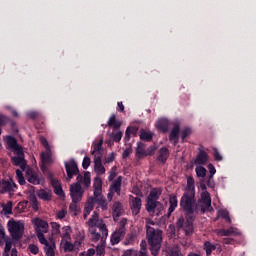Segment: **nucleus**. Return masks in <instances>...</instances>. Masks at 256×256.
I'll return each instance as SVG.
<instances>
[{
    "label": "nucleus",
    "mask_w": 256,
    "mask_h": 256,
    "mask_svg": "<svg viewBox=\"0 0 256 256\" xmlns=\"http://www.w3.org/2000/svg\"><path fill=\"white\" fill-rule=\"evenodd\" d=\"M156 127L162 133L169 131V120L167 118H161L156 122Z\"/></svg>",
    "instance_id": "nucleus-23"
},
{
    "label": "nucleus",
    "mask_w": 256,
    "mask_h": 256,
    "mask_svg": "<svg viewBox=\"0 0 256 256\" xmlns=\"http://www.w3.org/2000/svg\"><path fill=\"white\" fill-rule=\"evenodd\" d=\"M101 159L102 158L99 156L94 158V171L97 175H105V167L103 166Z\"/></svg>",
    "instance_id": "nucleus-21"
},
{
    "label": "nucleus",
    "mask_w": 256,
    "mask_h": 256,
    "mask_svg": "<svg viewBox=\"0 0 256 256\" xmlns=\"http://www.w3.org/2000/svg\"><path fill=\"white\" fill-rule=\"evenodd\" d=\"M50 183L54 188V192L56 193V195H63V188L61 187V183H59V180L55 179L54 177H50Z\"/></svg>",
    "instance_id": "nucleus-26"
},
{
    "label": "nucleus",
    "mask_w": 256,
    "mask_h": 256,
    "mask_svg": "<svg viewBox=\"0 0 256 256\" xmlns=\"http://www.w3.org/2000/svg\"><path fill=\"white\" fill-rule=\"evenodd\" d=\"M188 135H191V130L186 128L182 131V139H185Z\"/></svg>",
    "instance_id": "nucleus-62"
},
{
    "label": "nucleus",
    "mask_w": 256,
    "mask_h": 256,
    "mask_svg": "<svg viewBox=\"0 0 256 256\" xmlns=\"http://www.w3.org/2000/svg\"><path fill=\"white\" fill-rule=\"evenodd\" d=\"M29 202H20V203H18V209H19V211H24V209L27 207V204H28Z\"/></svg>",
    "instance_id": "nucleus-60"
},
{
    "label": "nucleus",
    "mask_w": 256,
    "mask_h": 256,
    "mask_svg": "<svg viewBox=\"0 0 256 256\" xmlns=\"http://www.w3.org/2000/svg\"><path fill=\"white\" fill-rule=\"evenodd\" d=\"M170 141L177 143L179 141V124L176 123L170 132Z\"/></svg>",
    "instance_id": "nucleus-29"
},
{
    "label": "nucleus",
    "mask_w": 256,
    "mask_h": 256,
    "mask_svg": "<svg viewBox=\"0 0 256 256\" xmlns=\"http://www.w3.org/2000/svg\"><path fill=\"white\" fill-rule=\"evenodd\" d=\"M77 203H79V201H73L72 200V202H71V204L69 206V209L73 213V215H77V213H79V211H81V209L79 208Z\"/></svg>",
    "instance_id": "nucleus-43"
},
{
    "label": "nucleus",
    "mask_w": 256,
    "mask_h": 256,
    "mask_svg": "<svg viewBox=\"0 0 256 256\" xmlns=\"http://www.w3.org/2000/svg\"><path fill=\"white\" fill-rule=\"evenodd\" d=\"M123 137V133L121 131H116L112 133V139L116 143H119L121 141V138Z\"/></svg>",
    "instance_id": "nucleus-51"
},
{
    "label": "nucleus",
    "mask_w": 256,
    "mask_h": 256,
    "mask_svg": "<svg viewBox=\"0 0 256 256\" xmlns=\"http://www.w3.org/2000/svg\"><path fill=\"white\" fill-rule=\"evenodd\" d=\"M197 177H205L207 170L205 169V167L202 166H198L195 169Z\"/></svg>",
    "instance_id": "nucleus-48"
},
{
    "label": "nucleus",
    "mask_w": 256,
    "mask_h": 256,
    "mask_svg": "<svg viewBox=\"0 0 256 256\" xmlns=\"http://www.w3.org/2000/svg\"><path fill=\"white\" fill-rule=\"evenodd\" d=\"M52 227V235H60L61 234V225L57 222H51Z\"/></svg>",
    "instance_id": "nucleus-42"
},
{
    "label": "nucleus",
    "mask_w": 256,
    "mask_h": 256,
    "mask_svg": "<svg viewBox=\"0 0 256 256\" xmlns=\"http://www.w3.org/2000/svg\"><path fill=\"white\" fill-rule=\"evenodd\" d=\"M137 131H139L137 127H128L126 129L125 141H129L131 135H137Z\"/></svg>",
    "instance_id": "nucleus-38"
},
{
    "label": "nucleus",
    "mask_w": 256,
    "mask_h": 256,
    "mask_svg": "<svg viewBox=\"0 0 256 256\" xmlns=\"http://www.w3.org/2000/svg\"><path fill=\"white\" fill-rule=\"evenodd\" d=\"M38 197L40 199H43L44 201H50L51 200V193L45 191V190H40L38 192Z\"/></svg>",
    "instance_id": "nucleus-44"
},
{
    "label": "nucleus",
    "mask_w": 256,
    "mask_h": 256,
    "mask_svg": "<svg viewBox=\"0 0 256 256\" xmlns=\"http://www.w3.org/2000/svg\"><path fill=\"white\" fill-rule=\"evenodd\" d=\"M134 193L137 195L130 196V209L133 213V215H139L141 213V198H139V195H141V192L139 190H134Z\"/></svg>",
    "instance_id": "nucleus-12"
},
{
    "label": "nucleus",
    "mask_w": 256,
    "mask_h": 256,
    "mask_svg": "<svg viewBox=\"0 0 256 256\" xmlns=\"http://www.w3.org/2000/svg\"><path fill=\"white\" fill-rule=\"evenodd\" d=\"M122 256H147V241H141L138 254L135 250H127Z\"/></svg>",
    "instance_id": "nucleus-15"
},
{
    "label": "nucleus",
    "mask_w": 256,
    "mask_h": 256,
    "mask_svg": "<svg viewBox=\"0 0 256 256\" xmlns=\"http://www.w3.org/2000/svg\"><path fill=\"white\" fill-rule=\"evenodd\" d=\"M26 179L27 181H29V183H32L33 185H41V183L45 182L41 175L37 174L31 169L26 170Z\"/></svg>",
    "instance_id": "nucleus-14"
},
{
    "label": "nucleus",
    "mask_w": 256,
    "mask_h": 256,
    "mask_svg": "<svg viewBox=\"0 0 256 256\" xmlns=\"http://www.w3.org/2000/svg\"><path fill=\"white\" fill-rule=\"evenodd\" d=\"M42 245H44V251L47 256H55V242L53 241H47L46 242H40Z\"/></svg>",
    "instance_id": "nucleus-22"
},
{
    "label": "nucleus",
    "mask_w": 256,
    "mask_h": 256,
    "mask_svg": "<svg viewBox=\"0 0 256 256\" xmlns=\"http://www.w3.org/2000/svg\"><path fill=\"white\" fill-rule=\"evenodd\" d=\"M71 233H72L71 226H64L62 228V234H61L62 245H63V242L65 241H71Z\"/></svg>",
    "instance_id": "nucleus-27"
},
{
    "label": "nucleus",
    "mask_w": 256,
    "mask_h": 256,
    "mask_svg": "<svg viewBox=\"0 0 256 256\" xmlns=\"http://www.w3.org/2000/svg\"><path fill=\"white\" fill-rule=\"evenodd\" d=\"M161 195V189L159 188H154L148 197L147 201H157L159 199V196Z\"/></svg>",
    "instance_id": "nucleus-36"
},
{
    "label": "nucleus",
    "mask_w": 256,
    "mask_h": 256,
    "mask_svg": "<svg viewBox=\"0 0 256 256\" xmlns=\"http://www.w3.org/2000/svg\"><path fill=\"white\" fill-rule=\"evenodd\" d=\"M117 177V167H112L109 174V181H113Z\"/></svg>",
    "instance_id": "nucleus-55"
},
{
    "label": "nucleus",
    "mask_w": 256,
    "mask_h": 256,
    "mask_svg": "<svg viewBox=\"0 0 256 256\" xmlns=\"http://www.w3.org/2000/svg\"><path fill=\"white\" fill-rule=\"evenodd\" d=\"M4 241H5V248L2 256H9V251H11V245H13V240L11 238H6L4 236Z\"/></svg>",
    "instance_id": "nucleus-35"
},
{
    "label": "nucleus",
    "mask_w": 256,
    "mask_h": 256,
    "mask_svg": "<svg viewBox=\"0 0 256 256\" xmlns=\"http://www.w3.org/2000/svg\"><path fill=\"white\" fill-rule=\"evenodd\" d=\"M0 239H5V228L0 224Z\"/></svg>",
    "instance_id": "nucleus-63"
},
{
    "label": "nucleus",
    "mask_w": 256,
    "mask_h": 256,
    "mask_svg": "<svg viewBox=\"0 0 256 256\" xmlns=\"http://www.w3.org/2000/svg\"><path fill=\"white\" fill-rule=\"evenodd\" d=\"M6 143L9 149L14 152V157L11 158L13 165L20 167L22 171H25L27 162L25 161V153L23 147L17 143V139L12 136H6Z\"/></svg>",
    "instance_id": "nucleus-3"
},
{
    "label": "nucleus",
    "mask_w": 256,
    "mask_h": 256,
    "mask_svg": "<svg viewBox=\"0 0 256 256\" xmlns=\"http://www.w3.org/2000/svg\"><path fill=\"white\" fill-rule=\"evenodd\" d=\"M136 153L139 155V157H146L147 151L145 150V144L138 143V146L136 148Z\"/></svg>",
    "instance_id": "nucleus-40"
},
{
    "label": "nucleus",
    "mask_w": 256,
    "mask_h": 256,
    "mask_svg": "<svg viewBox=\"0 0 256 256\" xmlns=\"http://www.w3.org/2000/svg\"><path fill=\"white\" fill-rule=\"evenodd\" d=\"M114 221H117V217L123 215V206L119 202H115L112 206Z\"/></svg>",
    "instance_id": "nucleus-25"
},
{
    "label": "nucleus",
    "mask_w": 256,
    "mask_h": 256,
    "mask_svg": "<svg viewBox=\"0 0 256 256\" xmlns=\"http://www.w3.org/2000/svg\"><path fill=\"white\" fill-rule=\"evenodd\" d=\"M108 126L113 127V129H119L121 127V121L117 120L115 114H112L108 120Z\"/></svg>",
    "instance_id": "nucleus-31"
},
{
    "label": "nucleus",
    "mask_w": 256,
    "mask_h": 256,
    "mask_svg": "<svg viewBox=\"0 0 256 256\" xmlns=\"http://www.w3.org/2000/svg\"><path fill=\"white\" fill-rule=\"evenodd\" d=\"M126 229L119 228L116 232L112 234L111 243L112 245H117L123 237H125Z\"/></svg>",
    "instance_id": "nucleus-19"
},
{
    "label": "nucleus",
    "mask_w": 256,
    "mask_h": 256,
    "mask_svg": "<svg viewBox=\"0 0 256 256\" xmlns=\"http://www.w3.org/2000/svg\"><path fill=\"white\" fill-rule=\"evenodd\" d=\"M16 176L18 183H20V185H25V177H23V172L21 170H16Z\"/></svg>",
    "instance_id": "nucleus-49"
},
{
    "label": "nucleus",
    "mask_w": 256,
    "mask_h": 256,
    "mask_svg": "<svg viewBox=\"0 0 256 256\" xmlns=\"http://www.w3.org/2000/svg\"><path fill=\"white\" fill-rule=\"evenodd\" d=\"M90 235H91V240L94 243H97V241H99L101 239V234L97 233L96 229H88Z\"/></svg>",
    "instance_id": "nucleus-41"
},
{
    "label": "nucleus",
    "mask_w": 256,
    "mask_h": 256,
    "mask_svg": "<svg viewBox=\"0 0 256 256\" xmlns=\"http://www.w3.org/2000/svg\"><path fill=\"white\" fill-rule=\"evenodd\" d=\"M155 151H157V147L156 146H150L146 150V157H147V155H155Z\"/></svg>",
    "instance_id": "nucleus-59"
},
{
    "label": "nucleus",
    "mask_w": 256,
    "mask_h": 256,
    "mask_svg": "<svg viewBox=\"0 0 256 256\" xmlns=\"http://www.w3.org/2000/svg\"><path fill=\"white\" fill-rule=\"evenodd\" d=\"M88 229H96V227L101 231L104 237L109 235V230H107V225H105V221L103 218L99 217V213L93 212L89 220L86 222Z\"/></svg>",
    "instance_id": "nucleus-6"
},
{
    "label": "nucleus",
    "mask_w": 256,
    "mask_h": 256,
    "mask_svg": "<svg viewBox=\"0 0 256 256\" xmlns=\"http://www.w3.org/2000/svg\"><path fill=\"white\" fill-rule=\"evenodd\" d=\"M213 151H214L215 161H223V156H221V154L219 153V150H217V148H214Z\"/></svg>",
    "instance_id": "nucleus-58"
},
{
    "label": "nucleus",
    "mask_w": 256,
    "mask_h": 256,
    "mask_svg": "<svg viewBox=\"0 0 256 256\" xmlns=\"http://www.w3.org/2000/svg\"><path fill=\"white\" fill-rule=\"evenodd\" d=\"M40 142L43 145L45 152L41 153L42 170H45V165H51L53 163V154L51 152V146L45 137H40Z\"/></svg>",
    "instance_id": "nucleus-9"
},
{
    "label": "nucleus",
    "mask_w": 256,
    "mask_h": 256,
    "mask_svg": "<svg viewBox=\"0 0 256 256\" xmlns=\"http://www.w3.org/2000/svg\"><path fill=\"white\" fill-rule=\"evenodd\" d=\"M164 209L165 208L163 207V204H161V202L150 200L146 203V210L150 215H156L157 217H159V215H163Z\"/></svg>",
    "instance_id": "nucleus-11"
},
{
    "label": "nucleus",
    "mask_w": 256,
    "mask_h": 256,
    "mask_svg": "<svg viewBox=\"0 0 256 256\" xmlns=\"http://www.w3.org/2000/svg\"><path fill=\"white\" fill-rule=\"evenodd\" d=\"M140 139L143 141H151L153 139V132L145 130L141 131Z\"/></svg>",
    "instance_id": "nucleus-39"
},
{
    "label": "nucleus",
    "mask_w": 256,
    "mask_h": 256,
    "mask_svg": "<svg viewBox=\"0 0 256 256\" xmlns=\"http://www.w3.org/2000/svg\"><path fill=\"white\" fill-rule=\"evenodd\" d=\"M29 251L30 253H33V255H37V253H39V247H37L35 244H30Z\"/></svg>",
    "instance_id": "nucleus-57"
},
{
    "label": "nucleus",
    "mask_w": 256,
    "mask_h": 256,
    "mask_svg": "<svg viewBox=\"0 0 256 256\" xmlns=\"http://www.w3.org/2000/svg\"><path fill=\"white\" fill-rule=\"evenodd\" d=\"M204 249L206 251V255H211V253H213V251H215L216 247H215V245L211 244L210 242H206L204 244Z\"/></svg>",
    "instance_id": "nucleus-46"
},
{
    "label": "nucleus",
    "mask_w": 256,
    "mask_h": 256,
    "mask_svg": "<svg viewBox=\"0 0 256 256\" xmlns=\"http://www.w3.org/2000/svg\"><path fill=\"white\" fill-rule=\"evenodd\" d=\"M185 193H195V180L191 177L187 179V188Z\"/></svg>",
    "instance_id": "nucleus-37"
},
{
    "label": "nucleus",
    "mask_w": 256,
    "mask_h": 256,
    "mask_svg": "<svg viewBox=\"0 0 256 256\" xmlns=\"http://www.w3.org/2000/svg\"><path fill=\"white\" fill-rule=\"evenodd\" d=\"M93 209H95V198L89 197L84 207V212H83L84 219H87V217L91 215V211H93Z\"/></svg>",
    "instance_id": "nucleus-18"
},
{
    "label": "nucleus",
    "mask_w": 256,
    "mask_h": 256,
    "mask_svg": "<svg viewBox=\"0 0 256 256\" xmlns=\"http://www.w3.org/2000/svg\"><path fill=\"white\" fill-rule=\"evenodd\" d=\"M33 223L35 225L36 235L40 243H47V239H45V235L43 234L49 231V224L41 218L34 219Z\"/></svg>",
    "instance_id": "nucleus-8"
},
{
    "label": "nucleus",
    "mask_w": 256,
    "mask_h": 256,
    "mask_svg": "<svg viewBox=\"0 0 256 256\" xmlns=\"http://www.w3.org/2000/svg\"><path fill=\"white\" fill-rule=\"evenodd\" d=\"M135 239V236L130 235L124 242V245H131Z\"/></svg>",
    "instance_id": "nucleus-61"
},
{
    "label": "nucleus",
    "mask_w": 256,
    "mask_h": 256,
    "mask_svg": "<svg viewBox=\"0 0 256 256\" xmlns=\"http://www.w3.org/2000/svg\"><path fill=\"white\" fill-rule=\"evenodd\" d=\"M219 217L226 219L229 223H231V218H229V212L227 210H220L218 212Z\"/></svg>",
    "instance_id": "nucleus-52"
},
{
    "label": "nucleus",
    "mask_w": 256,
    "mask_h": 256,
    "mask_svg": "<svg viewBox=\"0 0 256 256\" xmlns=\"http://www.w3.org/2000/svg\"><path fill=\"white\" fill-rule=\"evenodd\" d=\"M170 256H183V254H181L179 247H173L170 251Z\"/></svg>",
    "instance_id": "nucleus-56"
},
{
    "label": "nucleus",
    "mask_w": 256,
    "mask_h": 256,
    "mask_svg": "<svg viewBox=\"0 0 256 256\" xmlns=\"http://www.w3.org/2000/svg\"><path fill=\"white\" fill-rule=\"evenodd\" d=\"M169 209H168V217L171 216V213H173V211H175V209H177V196H170L169 198Z\"/></svg>",
    "instance_id": "nucleus-33"
},
{
    "label": "nucleus",
    "mask_w": 256,
    "mask_h": 256,
    "mask_svg": "<svg viewBox=\"0 0 256 256\" xmlns=\"http://www.w3.org/2000/svg\"><path fill=\"white\" fill-rule=\"evenodd\" d=\"M63 243H64L63 249L66 253H71V251H73L75 249V247H79V245H81V242H79V241H76L74 243V245L71 244V242H69V240L64 241Z\"/></svg>",
    "instance_id": "nucleus-30"
},
{
    "label": "nucleus",
    "mask_w": 256,
    "mask_h": 256,
    "mask_svg": "<svg viewBox=\"0 0 256 256\" xmlns=\"http://www.w3.org/2000/svg\"><path fill=\"white\" fill-rule=\"evenodd\" d=\"M81 185H84L85 187H89L91 185L90 172H85L84 175H79L77 177V182L70 185V195L72 201H81L83 199V193H85V190H83Z\"/></svg>",
    "instance_id": "nucleus-4"
},
{
    "label": "nucleus",
    "mask_w": 256,
    "mask_h": 256,
    "mask_svg": "<svg viewBox=\"0 0 256 256\" xmlns=\"http://www.w3.org/2000/svg\"><path fill=\"white\" fill-rule=\"evenodd\" d=\"M208 169H209V173H210L208 185H209V187H214V185L211 184V179H213V175H215V173H217V170H215V166H213V164H209Z\"/></svg>",
    "instance_id": "nucleus-45"
},
{
    "label": "nucleus",
    "mask_w": 256,
    "mask_h": 256,
    "mask_svg": "<svg viewBox=\"0 0 256 256\" xmlns=\"http://www.w3.org/2000/svg\"><path fill=\"white\" fill-rule=\"evenodd\" d=\"M146 238L148 245H150L151 254L158 256L163 241V231L159 230L157 224L149 218L146 219Z\"/></svg>",
    "instance_id": "nucleus-2"
},
{
    "label": "nucleus",
    "mask_w": 256,
    "mask_h": 256,
    "mask_svg": "<svg viewBox=\"0 0 256 256\" xmlns=\"http://www.w3.org/2000/svg\"><path fill=\"white\" fill-rule=\"evenodd\" d=\"M180 207L193 215V213H205V211H211V195L209 192H202L201 198L197 202L195 200V193L185 192L180 201Z\"/></svg>",
    "instance_id": "nucleus-1"
},
{
    "label": "nucleus",
    "mask_w": 256,
    "mask_h": 256,
    "mask_svg": "<svg viewBox=\"0 0 256 256\" xmlns=\"http://www.w3.org/2000/svg\"><path fill=\"white\" fill-rule=\"evenodd\" d=\"M176 225L179 233H185L187 237H189V235H193V220H184L183 218H179Z\"/></svg>",
    "instance_id": "nucleus-10"
},
{
    "label": "nucleus",
    "mask_w": 256,
    "mask_h": 256,
    "mask_svg": "<svg viewBox=\"0 0 256 256\" xmlns=\"http://www.w3.org/2000/svg\"><path fill=\"white\" fill-rule=\"evenodd\" d=\"M121 182L122 178L118 177L110 186L109 193L107 195L109 201H113V195H115V193H117V195H121Z\"/></svg>",
    "instance_id": "nucleus-13"
},
{
    "label": "nucleus",
    "mask_w": 256,
    "mask_h": 256,
    "mask_svg": "<svg viewBox=\"0 0 256 256\" xmlns=\"http://www.w3.org/2000/svg\"><path fill=\"white\" fill-rule=\"evenodd\" d=\"M8 231L12 238L19 241L25 232V224L21 221L10 220L7 223Z\"/></svg>",
    "instance_id": "nucleus-7"
},
{
    "label": "nucleus",
    "mask_w": 256,
    "mask_h": 256,
    "mask_svg": "<svg viewBox=\"0 0 256 256\" xmlns=\"http://www.w3.org/2000/svg\"><path fill=\"white\" fill-rule=\"evenodd\" d=\"M13 209V202L9 201L3 208V211L6 215H11V211Z\"/></svg>",
    "instance_id": "nucleus-50"
},
{
    "label": "nucleus",
    "mask_w": 256,
    "mask_h": 256,
    "mask_svg": "<svg viewBox=\"0 0 256 256\" xmlns=\"http://www.w3.org/2000/svg\"><path fill=\"white\" fill-rule=\"evenodd\" d=\"M67 215V208H62L56 213L57 219H65V216Z\"/></svg>",
    "instance_id": "nucleus-53"
},
{
    "label": "nucleus",
    "mask_w": 256,
    "mask_h": 256,
    "mask_svg": "<svg viewBox=\"0 0 256 256\" xmlns=\"http://www.w3.org/2000/svg\"><path fill=\"white\" fill-rule=\"evenodd\" d=\"M216 233L219 237H229L231 235H239V232L235 228H229L228 230H225V229L216 230Z\"/></svg>",
    "instance_id": "nucleus-24"
},
{
    "label": "nucleus",
    "mask_w": 256,
    "mask_h": 256,
    "mask_svg": "<svg viewBox=\"0 0 256 256\" xmlns=\"http://www.w3.org/2000/svg\"><path fill=\"white\" fill-rule=\"evenodd\" d=\"M207 161H209V155H207V152L200 151L199 154L197 155L195 163H197L198 165H205Z\"/></svg>",
    "instance_id": "nucleus-28"
},
{
    "label": "nucleus",
    "mask_w": 256,
    "mask_h": 256,
    "mask_svg": "<svg viewBox=\"0 0 256 256\" xmlns=\"http://www.w3.org/2000/svg\"><path fill=\"white\" fill-rule=\"evenodd\" d=\"M105 239H107V236L102 234L100 244L96 247V255L102 256L105 253Z\"/></svg>",
    "instance_id": "nucleus-32"
},
{
    "label": "nucleus",
    "mask_w": 256,
    "mask_h": 256,
    "mask_svg": "<svg viewBox=\"0 0 256 256\" xmlns=\"http://www.w3.org/2000/svg\"><path fill=\"white\" fill-rule=\"evenodd\" d=\"M66 173L68 175V181L73 179V175H77L79 173V168H77V163L75 161H70L65 163Z\"/></svg>",
    "instance_id": "nucleus-16"
},
{
    "label": "nucleus",
    "mask_w": 256,
    "mask_h": 256,
    "mask_svg": "<svg viewBox=\"0 0 256 256\" xmlns=\"http://www.w3.org/2000/svg\"><path fill=\"white\" fill-rule=\"evenodd\" d=\"M29 200H30V205L32 206L34 211H37L39 209L37 197H35V195L32 194L30 195Z\"/></svg>",
    "instance_id": "nucleus-47"
},
{
    "label": "nucleus",
    "mask_w": 256,
    "mask_h": 256,
    "mask_svg": "<svg viewBox=\"0 0 256 256\" xmlns=\"http://www.w3.org/2000/svg\"><path fill=\"white\" fill-rule=\"evenodd\" d=\"M115 160V154H111L108 158L105 159V163H112Z\"/></svg>",
    "instance_id": "nucleus-64"
},
{
    "label": "nucleus",
    "mask_w": 256,
    "mask_h": 256,
    "mask_svg": "<svg viewBox=\"0 0 256 256\" xmlns=\"http://www.w3.org/2000/svg\"><path fill=\"white\" fill-rule=\"evenodd\" d=\"M90 165H91V158L85 156L82 162L83 169H89Z\"/></svg>",
    "instance_id": "nucleus-54"
},
{
    "label": "nucleus",
    "mask_w": 256,
    "mask_h": 256,
    "mask_svg": "<svg viewBox=\"0 0 256 256\" xmlns=\"http://www.w3.org/2000/svg\"><path fill=\"white\" fill-rule=\"evenodd\" d=\"M92 155L94 156V159L103 157V138H100L98 142L93 144Z\"/></svg>",
    "instance_id": "nucleus-17"
},
{
    "label": "nucleus",
    "mask_w": 256,
    "mask_h": 256,
    "mask_svg": "<svg viewBox=\"0 0 256 256\" xmlns=\"http://www.w3.org/2000/svg\"><path fill=\"white\" fill-rule=\"evenodd\" d=\"M169 159V150L167 148H161L159 151L158 161L165 163Z\"/></svg>",
    "instance_id": "nucleus-34"
},
{
    "label": "nucleus",
    "mask_w": 256,
    "mask_h": 256,
    "mask_svg": "<svg viewBox=\"0 0 256 256\" xmlns=\"http://www.w3.org/2000/svg\"><path fill=\"white\" fill-rule=\"evenodd\" d=\"M93 187V199H95V203H97L99 207H101L102 211H107V209H109V204H107V200L105 199V197H103V181L101 180V178L94 179Z\"/></svg>",
    "instance_id": "nucleus-5"
},
{
    "label": "nucleus",
    "mask_w": 256,
    "mask_h": 256,
    "mask_svg": "<svg viewBox=\"0 0 256 256\" xmlns=\"http://www.w3.org/2000/svg\"><path fill=\"white\" fill-rule=\"evenodd\" d=\"M1 193L8 192L11 195V191H15L17 189V184L13 182V180L10 181H3L1 183Z\"/></svg>",
    "instance_id": "nucleus-20"
}]
</instances>
